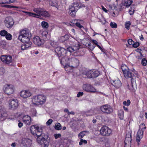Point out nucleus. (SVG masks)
Returning <instances> with one entry per match:
<instances>
[{
	"mask_svg": "<svg viewBox=\"0 0 147 147\" xmlns=\"http://www.w3.org/2000/svg\"><path fill=\"white\" fill-rule=\"evenodd\" d=\"M31 134L34 136L38 137L36 139L37 142L42 146L48 147L50 142V139L48 135H44L42 136V129L37 125H31L30 128Z\"/></svg>",
	"mask_w": 147,
	"mask_h": 147,
	"instance_id": "obj_1",
	"label": "nucleus"
},
{
	"mask_svg": "<svg viewBox=\"0 0 147 147\" xmlns=\"http://www.w3.org/2000/svg\"><path fill=\"white\" fill-rule=\"evenodd\" d=\"M41 25L43 28H47L49 27V24L46 22L43 21L41 23Z\"/></svg>",
	"mask_w": 147,
	"mask_h": 147,
	"instance_id": "obj_33",
	"label": "nucleus"
},
{
	"mask_svg": "<svg viewBox=\"0 0 147 147\" xmlns=\"http://www.w3.org/2000/svg\"><path fill=\"white\" fill-rule=\"evenodd\" d=\"M83 143L84 144H86L87 143V141L86 140L81 139L80 142H79V144L80 145H81Z\"/></svg>",
	"mask_w": 147,
	"mask_h": 147,
	"instance_id": "obj_49",
	"label": "nucleus"
},
{
	"mask_svg": "<svg viewBox=\"0 0 147 147\" xmlns=\"http://www.w3.org/2000/svg\"><path fill=\"white\" fill-rule=\"evenodd\" d=\"M50 4L52 6H55L57 5V3L55 2H50Z\"/></svg>",
	"mask_w": 147,
	"mask_h": 147,
	"instance_id": "obj_59",
	"label": "nucleus"
},
{
	"mask_svg": "<svg viewBox=\"0 0 147 147\" xmlns=\"http://www.w3.org/2000/svg\"><path fill=\"white\" fill-rule=\"evenodd\" d=\"M55 52L57 54L59 57L65 56L66 55V50L65 49L60 47H57L55 49Z\"/></svg>",
	"mask_w": 147,
	"mask_h": 147,
	"instance_id": "obj_13",
	"label": "nucleus"
},
{
	"mask_svg": "<svg viewBox=\"0 0 147 147\" xmlns=\"http://www.w3.org/2000/svg\"><path fill=\"white\" fill-rule=\"evenodd\" d=\"M146 128V127L145 126L142 128L141 129H139L137 132L136 141L138 143V145H139L140 144V141L143 137L144 130Z\"/></svg>",
	"mask_w": 147,
	"mask_h": 147,
	"instance_id": "obj_11",
	"label": "nucleus"
},
{
	"mask_svg": "<svg viewBox=\"0 0 147 147\" xmlns=\"http://www.w3.org/2000/svg\"><path fill=\"white\" fill-rule=\"evenodd\" d=\"M101 111L107 114H110L113 112V109L112 107L109 105H103L100 107Z\"/></svg>",
	"mask_w": 147,
	"mask_h": 147,
	"instance_id": "obj_10",
	"label": "nucleus"
},
{
	"mask_svg": "<svg viewBox=\"0 0 147 147\" xmlns=\"http://www.w3.org/2000/svg\"><path fill=\"white\" fill-rule=\"evenodd\" d=\"M42 16L45 18L49 17L50 16V14L46 11H44L42 9L40 15V17Z\"/></svg>",
	"mask_w": 147,
	"mask_h": 147,
	"instance_id": "obj_26",
	"label": "nucleus"
},
{
	"mask_svg": "<svg viewBox=\"0 0 147 147\" xmlns=\"http://www.w3.org/2000/svg\"><path fill=\"white\" fill-rule=\"evenodd\" d=\"M8 114L4 107H0V119L1 121H4L7 117Z\"/></svg>",
	"mask_w": 147,
	"mask_h": 147,
	"instance_id": "obj_15",
	"label": "nucleus"
},
{
	"mask_svg": "<svg viewBox=\"0 0 147 147\" xmlns=\"http://www.w3.org/2000/svg\"><path fill=\"white\" fill-rule=\"evenodd\" d=\"M128 44L130 45H133V43H134V41H133L132 39H130L128 40Z\"/></svg>",
	"mask_w": 147,
	"mask_h": 147,
	"instance_id": "obj_56",
	"label": "nucleus"
},
{
	"mask_svg": "<svg viewBox=\"0 0 147 147\" xmlns=\"http://www.w3.org/2000/svg\"><path fill=\"white\" fill-rule=\"evenodd\" d=\"M100 74L99 71L98 69H93L88 70L84 72V74L90 78H96Z\"/></svg>",
	"mask_w": 147,
	"mask_h": 147,
	"instance_id": "obj_5",
	"label": "nucleus"
},
{
	"mask_svg": "<svg viewBox=\"0 0 147 147\" xmlns=\"http://www.w3.org/2000/svg\"><path fill=\"white\" fill-rule=\"evenodd\" d=\"M70 37V36L68 34H66L65 35L60 37L59 38V40L61 42H64L68 40Z\"/></svg>",
	"mask_w": 147,
	"mask_h": 147,
	"instance_id": "obj_24",
	"label": "nucleus"
},
{
	"mask_svg": "<svg viewBox=\"0 0 147 147\" xmlns=\"http://www.w3.org/2000/svg\"><path fill=\"white\" fill-rule=\"evenodd\" d=\"M4 22L5 25L8 28H11L14 24L13 19L10 17L6 18Z\"/></svg>",
	"mask_w": 147,
	"mask_h": 147,
	"instance_id": "obj_16",
	"label": "nucleus"
},
{
	"mask_svg": "<svg viewBox=\"0 0 147 147\" xmlns=\"http://www.w3.org/2000/svg\"><path fill=\"white\" fill-rule=\"evenodd\" d=\"M72 61L74 62V63L76 64H79V60L76 58H74L72 59Z\"/></svg>",
	"mask_w": 147,
	"mask_h": 147,
	"instance_id": "obj_51",
	"label": "nucleus"
},
{
	"mask_svg": "<svg viewBox=\"0 0 147 147\" xmlns=\"http://www.w3.org/2000/svg\"><path fill=\"white\" fill-rule=\"evenodd\" d=\"M32 141L28 138H23L22 139V144L24 147H28L32 144Z\"/></svg>",
	"mask_w": 147,
	"mask_h": 147,
	"instance_id": "obj_20",
	"label": "nucleus"
},
{
	"mask_svg": "<svg viewBox=\"0 0 147 147\" xmlns=\"http://www.w3.org/2000/svg\"><path fill=\"white\" fill-rule=\"evenodd\" d=\"M21 48L22 50H25L27 49V48L26 47L25 45L24 44L21 46Z\"/></svg>",
	"mask_w": 147,
	"mask_h": 147,
	"instance_id": "obj_60",
	"label": "nucleus"
},
{
	"mask_svg": "<svg viewBox=\"0 0 147 147\" xmlns=\"http://www.w3.org/2000/svg\"><path fill=\"white\" fill-rule=\"evenodd\" d=\"M123 74L125 78H130L131 81L134 77L135 79H136V77L138 78V73L136 71H135L134 73L133 74V73H132L129 69V70L126 71L124 72Z\"/></svg>",
	"mask_w": 147,
	"mask_h": 147,
	"instance_id": "obj_12",
	"label": "nucleus"
},
{
	"mask_svg": "<svg viewBox=\"0 0 147 147\" xmlns=\"http://www.w3.org/2000/svg\"><path fill=\"white\" fill-rule=\"evenodd\" d=\"M132 0H127L125 1L124 3V5L126 7H129L132 3Z\"/></svg>",
	"mask_w": 147,
	"mask_h": 147,
	"instance_id": "obj_30",
	"label": "nucleus"
},
{
	"mask_svg": "<svg viewBox=\"0 0 147 147\" xmlns=\"http://www.w3.org/2000/svg\"><path fill=\"white\" fill-rule=\"evenodd\" d=\"M42 9L40 8H34L33 9V11L36 13L29 12H24L30 16H32L38 18H40L42 13Z\"/></svg>",
	"mask_w": 147,
	"mask_h": 147,
	"instance_id": "obj_6",
	"label": "nucleus"
},
{
	"mask_svg": "<svg viewBox=\"0 0 147 147\" xmlns=\"http://www.w3.org/2000/svg\"><path fill=\"white\" fill-rule=\"evenodd\" d=\"M84 94V93L83 92H79L77 94V96L78 97H79L81 96H82Z\"/></svg>",
	"mask_w": 147,
	"mask_h": 147,
	"instance_id": "obj_58",
	"label": "nucleus"
},
{
	"mask_svg": "<svg viewBox=\"0 0 147 147\" xmlns=\"http://www.w3.org/2000/svg\"><path fill=\"white\" fill-rule=\"evenodd\" d=\"M46 97L44 95L38 94L34 96L32 98V101L36 105H42L46 102Z\"/></svg>",
	"mask_w": 147,
	"mask_h": 147,
	"instance_id": "obj_3",
	"label": "nucleus"
},
{
	"mask_svg": "<svg viewBox=\"0 0 147 147\" xmlns=\"http://www.w3.org/2000/svg\"><path fill=\"white\" fill-rule=\"evenodd\" d=\"M110 26L111 28H116L117 27V25L116 23L113 22H111L110 23Z\"/></svg>",
	"mask_w": 147,
	"mask_h": 147,
	"instance_id": "obj_44",
	"label": "nucleus"
},
{
	"mask_svg": "<svg viewBox=\"0 0 147 147\" xmlns=\"http://www.w3.org/2000/svg\"><path fill=\"white\" fill-rule=\"evenodd\" d=\"M85 7V5L84 4L81 3L80 4L79 6L78 2L74 3L72 5L70 6L69 13L72 16L74 17L75 16L76 12L80 8Z\"/></svg>",
	"mask_w": 147,
	"mask_h": 147,
	"instance_id": "obj_4",
	"label": "nucleus"
},
{
	"mask_svg": "<svg viewBox=\"0 0 147 147\" xmlns=\"http://www.w3.org/2000/svg\"><path fill=\"white\" fill-rule=\"evenodd\" d=\"M86 131H82L80 132L78 135V138L80 139L82 138L85 135Z\"/></svg>",
	"mask_w": 147,
	"mask_h": 147,
	"instance_id": "obj_36",
	"label": "nucleus"
},
{
	"mask_svg": "<svg viewBox=\"0 0 147 147\" xmlns=\"http://www.w3.org/2000/svg\"><path fill=\"white\" fill-rule=\"evenodd\" d=\"M54 136L55 138L56 139H58V138H60L61 137V135L60 134H56L54 135Z\"/></svg>",
	"mask_w": 147,
	"mask_h": 147,
	"instance_id": "obj_52",
	"label": "nucleus"
},
{
	"mask_svg": "<svg viewBox=\"0 0 147 147\" xmlns=\"http://www.w3.org/2000/svg\"><path fill=\"white\" fill-rule=\"evenodd\" d=\"M23 125V123L21 122H20L18 124V127L20 128Z\"/></svg>",
	"mask_w": 147,
	"mask_h": 147,
	"instance_id": "obj_64",
	"label": "nucleus"
},
{
	"mask_svg": "<svg viewBox=\"0 0 147 147\" xmlns=\"http://www.w3.org/2000/svg\"><path fill=\"white\" fill-rule=\"evenodd\" d=\"M7 45L6 42L4 40H2L0 41V45L3 48L5 47Z\"/></svg>",
	"mask_w": 147,
	"mask_h": 147,
	"instance_id": "obj_37",
	"label": "nucleus"
},
{
	"mask_svg": "<svg viewBox=\"0 0 147 147\" xmlns=\"http://www.w3.org/2000/svg\"><path fill=\"white\" fill-rule=\"evenodd\" d=\"M7 33V32L6 31L3 30L0 31V35L2 36H5Z\"/></svg>",
	"mask_w": 147,
	"mask_h": 147,
	"instance_id": "obj_41",
	"label": "nucleus"
},
{
	"mask_svg": "<svg viewBox=\"0 0 147 147\" xmlns=\"http://www.w3.org/2000/svg\"><path fill=\"white\" fill-rule=\"evenodd\" d=\"M48 33V32L46 31H43L41 32L40 33L41 36L43 38V39H44L45 41L47 40H48L47 37Z\"/></svg>",
	"mask_w": 147,
	"mask_h": 147,
	"instance_id": "obj_25",
	"label": "nucleus"
},
{
	"mask_svg": "<svg viewBox=\"0 0 147 147\" xmlns=\"http://www.w3.org/2000/svg\"><path fill=\"white\" fill-rule=\"evenodd\" d=\"M33 41L34 43L38 46H41L43 45L45 42V40L44 39H41L38 36H35L34 37L33 39Z\"/></svg>",
	"mask_w": 147,
	"mask_h": 147,
	"instance_id": "obj_19",
	"label": "nucleus"
},
{
	"mask_svg": "<svg viewBox=\"0 0 147 147\" xmlns=\"http://www.w3.org/2000/svg\"><path fill=\"white\" fill-rule=\"evenodd\" d=\"M134 77L133 78V79L131 81V85L129 86H128V88L129 90L132 93H135L136 90L137 89V86L136 85V79H135Z\"/></svg>",
	"mask_w": 147,
	"mask_h": 147,
	"instance_id": "obj_17",
	"label": "nucleus"
},
{
	"mask_svg": "<svg viewBox=\"0 0 147 147\" xmlns=\"http://www.w3.org/2000/svg\"><path fill=\"white\" fill-rule=\"evenodd\" d=\"M31 94V92L28 90H22L20 92V96L24 98H26L30 96Z\"/></svg>",
	"mask_w": 147,
	"mask_h": 147,
	"instance_id": "obj_22",
	"label": "nucleus"
},
{
	"mask_svg": "<svg viewBox=\"0 0 147 147\" xmlns=\"http://www.w3.org/2000/svg\"><path fill=\"white\" fill-rule=\"evenodd\" d=\"M95 46L94 45H91L90 47H89V49H90L91 51H92L95 48Z\"/></svg>",
	"mask_w": 147,
	"mask_h": 147,
	"instance_id": "obj_63",
	"label": "nucleus"
},
{
	"mask_svg": "<svg viewBox=\"0 0 147 147\" xmlns=\"http://www.w3.org/2000/svg\"><path fill=\"white\" fill-rule=\"evenodd\" d=\"M5 38L7 40H10L12 39V35L10 34L7 33L5 36Z\"/></svg>",
	"mask_w": 147,
	"mask_h": 147,
	"instance_id": "obj_48",
	"label": "nucleus"
},
{
	"mask_svg": "<svg viewBox=\"0 0 147 147\" xmlns=\"http://www.w3.org/2000/svg\"><path fill=\"white\" fill-rule=\"evenodd\" d=\"M15 90L13 86L10 84L5 85L3 88V90L4 92L7 95L13 94Z\"/></svg>",
	"mask_w": 147,
	"mask_h": 147,
	"instance_id": "obj_7",
	"label": "nucleus"
},
{
	"mask_svg": "<svg viewBox=\"0 0 147 147\" xmlns=\"http://www.w3.org/2000/svg\"><path fill=\"white\" fill-rule=\"evenodd\" d=\"M2 6L6 8H18V7L17 6H14L13 5H2Z\"/></svg>",
	"mask_w": 147,
	"mask_h": 147,
	"instance_id": "obj_39",
	"label": "nucleus"
},
{
	"mask_svg": "<svg viewBox=\"0 0 147 147\" xmlns=\"http://www.w3.org/2000/svg\"><path fill=\"white\" fill-rule=\"evenodd\" d=\"M51 45L53 47L55 48V49L57 47V43L55 41L51 42L50 43Z\"/></svg>",
	"mask_w": 147,
	"mask_h": 147,
	"instance_id": "obj_43",
	"label": "nucleus"
},
{
	"mask_svg": "<svg viewBox=\"0 0 147 147\" xmlns=\"http://www.w3.org/2000/svg\"><path fill=\"white\" fill-rule=\"evenodd\" d=\"M121 84L120 81L119 79L113 81V83L112 84V85L117 88L120 87L121 85Z\"/></svg>",
	"mask_w": 147,
	"mask_h": 147,
	"instance_id": "obj_23",
	"label": "nucleus"
},
{
	"mask_svg": "<svg viewBox=\"0 0 147 147\" xmlns=\"http://www.w3.org/2000/svg\"><path fill=\"white\" fill-rule=\"evenodd\" d=\"M22 42L24 43V44L25 45L27 48L30 47L32 44V42L29 41Z\"/></svg>",
	"mask_w": 147,
	"mask_h": 147,
	"instance_id": "obj_35",
	"label": "nucleus"
},
{
	"mask_svg": "<svg viewBox=\"0 0 147 147\" xmlns=\"http://www.w3.org/2000/svg\"><path fill=\"white\" fill-rule=\"evenodd\" d=\"M140 45L139 43L138 42H136L134 43L133 45V46L135 48H136L138 47Z\"/></svg>",
	"mask_w": 147,
	"mask_h": 147,
	"instance_id": "obj_53",
	"label": "nucleus"
},
{
	"mask_svg": "<svg viewBox=\"0 0 147 147\" xmlns=\"http://www.w3.org/2000/svg\"><path fill=\"white\" fill-rule=\"evenodd\" d=\"M67 51H69L71 53L72 52L74 51V49H73L72 46L69 47L67 48Z\"/></svg>",
	"mask_w": 147,
	"mask_h": 147,
	"instance_id": "obj_50",
	"label": "nucleus"
},
{
	"mask_svg": "<svg viewBox=\"0 0 147 147\" xmlns=\"http://www.w3.org/2000/svg\"><path fill=\"white\" fill-rule=\"evenodd\" d=\"M72 47L74 51L78 50L80 48V46L78 44H76Z\"/></svg>",
	"mask_w": 147,
	"mask_h": 147,
	"instance_id": "obj_45",
	"label": "nucleus"
},
{
	"mask_svg": "<svg viewBox=\"0 0 147 147\" xmlns=\"http://www.w3.org/2000/svg\"><path fill=\"white\" fill-rule=\"evenodd\" d=\"M69 65H65V66H64V68L66 71H69L68 70L71 67H73V66H70Z\"/></svg>",
	"mask_w": 147,
	"mask_h": 147,
	"instance_id": "obj_42",
	"label": "nucleus"
},
{
	"mask_svg": "<svg viewBox=\"0 0 147 147\" xmlns=\"http://www.w3.org/2000/svg\"><path fill=\"white\" fill-rule=\"evenodd\" d=\"M91 42L92 43H93V44H95L96 45L98 44V42L96 40H92L91 41Z\"/></svg>",
	"mask_w": 147,
	"mask_h": 147,
	"instance_id": "obj_62",
	"label": "nucleus"
},
{
	"mask_svg": "<svg viewBox=\"0 0 147 147\" xmlns=\"http://www.w3.org/2000/svg\"><path fill=\"white\" fill-rule=\"evenodd\" d=\"M132 137L131 134H127L124 141V147H131Z\"/></svg>",
	"mask_w": 147,
	"mask_h": 147,
	"instance_id": "obj_18",
	"label": "nucleus"
},
{
	"mask_svg": "<svg viewBox=\"0 0 147 147\" xmlns=\"http://www.w3.org/2000/svg\"><path fill=\"white\" fill-rule=\"evenodd\" d=\"M100 132L102 136H109L111 134L112 131L108 127L104 126L101 128L100 130Z\"/></svg>",
	"mask_w": 147,
	"mask_h": 147,
	"instance_id": "obj_9",
	"label": "nucleus"
},
{
	"mask_svg": "<svg viewBox=\"0 0 147 147\" xmlns=\"http://www.w3.org/2000/svg\"><path fill=\"white\" fill-rule=\"evenodd\" d=\"M1 59L3 63L7 64V55H1Z\"/></svg>",
	"mask_w": 147,
	"mask_h": 147,
	"instance_id": "obj_29",
	"label": "nucleus"
},
{
	"mask_svg": "<svg viewBox=\"0 0 147 147\" xmlns=\"http://www.w3.org/2000/svg\"><path fill=\"white\" fill-rule=\"evenodd\" d=\"M135 5H133L130 7V8L129 10V14L131 15H133L135 11Z\"/></svg>",
	"mask_w": 147,
	"mask_h": 147,
	"instance_id": "obj_31",
	"label": "nucleus"
},
{
	"mask_svg": "<svg viewBox=\"0 0 147 147\" xmlns=\"http://www.w3.org/2000/svg\"><path fill=\"white\" fill-rule=\"evenodd\" d=\"M59 59L60 61V63L61 64H67L66 63H65V62L66 61L67 59H68V58L65 57V56L62 57H59Z\"/></svg>",
	"mask_w": 147,
	"mask_h": 147,
	"instance_id": "obj_28",
	"label": "nucleus"
},
{
	"mask_svg": "<svg viewBox=\"0 0 147 147\" xmlns=\"http://www.w3.org/2000/svg\"><path fill=\"white\" fill-rule=\"evenodd\" d=\"M123 103L124 105L128 106L130 105L131 102L128 99L127 101H123Z\"/></svg>",
	"mask_w": 147,
	"mask_h": 147,
	"instance_id": "obj_47",
	"label": "nucleus"
},
{
	"mask_svg": "<svg viewBox=\"0 0 147 147\" xmlns=\"http://www.w3.org/2000/svg\"><path fill=\"white\" fill-rule=\"evenodd\" d=\"M7 64H9L11 63L12 61V58L11 56L7 55Z\"/></svg>",
	"mask_w": 147,
	"mask_h": 147,
	"instance_id": "obj_40",
	"label": "nucleus"
},
{
	"mask_svg": "<svg viewBox=\"0 0 147 147\" xmlns=\"http://www.w3.org/2000/svg\"><path fill=\"white\" fill-rule=\"evenodd\" d=\"M8 103L9 108L11 110L16 109L18 106V100L16 99H10Z\"/></svg>",
	"mask_w": 147,
	"mask_h": 147,
	"instance_id": "obj_8",
	"label": "nucleus"
},
{
	"mask_svg": "<svg viewBox=\"0 0 147 147\" xmlns=\"http://www.w3.org/2000/svg\"><path fill=\"white\" fill-rule=\"evenodd\" d=\"M55 128L56 129L59 130L61 129L62 127L60 123H58L55 125Z\"/></svg>",
	"mask_w": 147,
	"mask_h": 147,
	"instance_id": "obj_38",
	"label": "nucleus"
},
{
	"mask_svg": "<svg viewBox=\"0 0 147 147\" xmlns=\"http://www.w3.org/2000/svg\"><path fill=\"white\" fill-rule=\"evenodd\" d=\"M23 122L26 124L29 125L31 124V117L28 115L24 116L22 118Z\"/></svg>",
	"mask_w": 147,
	"mask_h": 147,
	"instance_id": "obj_21",
	"label": "nucleus"
},
{
	"mask_svg": "<svg viewBox=\"0 0 147 147\" xmlns=\"http://www.w3.org/2000/svg\"><path fill=\"white\" fill-rule=\"evenodd\" d=\"M118 115L121 120H123L124 118V112L123 110H120L118 112Z\"/></svg>",
	"mask_w": 147,
	"mask_h": 147,
	"instance_id": "obj_27",
	"label": "nucleus"
},
{
	"mask_svg": "<svg viewBox=\"0 0 147 147\" xmlns=\"http://www.w3.org/2000/svg\"><path fill=\"white\" fill-rule=\"evenodd\" d=\"M53 121V120L52 119H49L47 122L46 124L47 125H49L51 124V123Z\"/></svg>",
	"mask_w": 147,
	"mask_h": 147,
	"instance_id": "obj_55",
	"label": "nucleus"
},
{
	"mask_svg": "<svg viewBox=\"0 0 147 147\" xmlns=\"http://www.w3.org/2000/svg\"><path fill=\"white\" fill-rule=\"evenodd\" d=\"M20 35L18 38L21 42L29 41L31 37V34L29 31L26 29L22 30L20 32Z\"/></svg>",
	"mask_w": 147,
	"mask_h": 147,
	"instance_id": "obj_2",
	"label": "nucleus"
},
{
	"mask_svg": "<svg viewBox=\"0 0 147 147\" xmlns=\"http://www.w3.org/2000/svg\"><path fill=\"white\" fill-rule=\"evenodd\" d=\"M142 64H147V61L145 58L143 59L142 61Z\"/></svg>",
	"mask_w": 147,
	"mask_h": 147,
	"instance_id": "obj_57",
	"label": "nucleus"
},
{
	"mask_svg": "<svg viewBox=\"0 0 147 147\" xmlns=\"http://www.w3.org/2000/svg\"><path fill=\"white\" fill-rule=\"evenodd\" d=\"M76 20H72L71 22V23L73 24L75 23L76 24V26L78 27L79 28H84L83 26L81 25L80 23L78 22H76L75 23V21H76Z\"/></svg>",
	"mask_w": 147,
	"mask_h": 147,
	"instance_id": "obj_32",
	"label": "nucleus"
},
{
	"mask_svg": "<svg viewBox=\"0 0 147 147\" xmlns=\"http://www.w3.org/2000/svg\"><path fill=\"white\" fill-rule=\"evenodd\" d=\"M83 89L84 90L88 92L95 93L96 92V89L89 84H84Z\"/></svg>",
	"mask_w": 147,
	"mask_h": 147,
	"instance_id": "obj_14",
	"label": "nucleus"
},
{
	"mask_svg": "<svg viewBox=\"0 0 147 147\" xmlns=\"http://www.w3.org/2000/svg\"><path fill=\"white\" fill-rule=\"evenodd\" d=\"M121 69L123 73L129 69L127 65H121Z\"/></svg>",
	"mask_w": 147,
	"mask_h": 147,
	"instance_id": "obj_34",
	"label": "nucleus"
},
{
	"mask_svg": "<svg viewBox=\"0 0 147 147\" xmlns=\"http://www.w3.org/2000/svg\"><path fill=\"white\" fill-rule=\"evenodd\" d=\"M16 0H9V1H7L5 3H14L15 1Z\"/></svg>",
	"mask_w": 147,
	"mask_h": 147,
	"instance_id": "obj_61",
	"label": "nucleus"
},
{
	"mask_svg": "<svg viewBox=\"0 0 147 147\" xmlns=\"http://www.w3.org/2000/svg\"><path fill=\"white\" fill-rule=\"evenodd\" d=\"M5 72V70L3 67L0 68V76L3 75Z\"/></svg>",
	"mask_w": 147,
	"mask_h": 147,
	"instance_id": "obj_54",
	"label": "nucleus"
},
{
	"mask_svg": "<svg viewBox=\"0 0 147 147\" xmlns=\"http://www.w3.org/2000/svg\"><path fill=\"white\" fill-rule=\"evenodd\" d=\"M131 24L130 21H127L125 23V26L126 28L128 30L129 29V26L131 25Z\"/></svg>",
	"mask_w": 147,
	"mask_h": 147,
	"instance_id": "obj_46",
	"label": "nucleus"
}]
</instances>
